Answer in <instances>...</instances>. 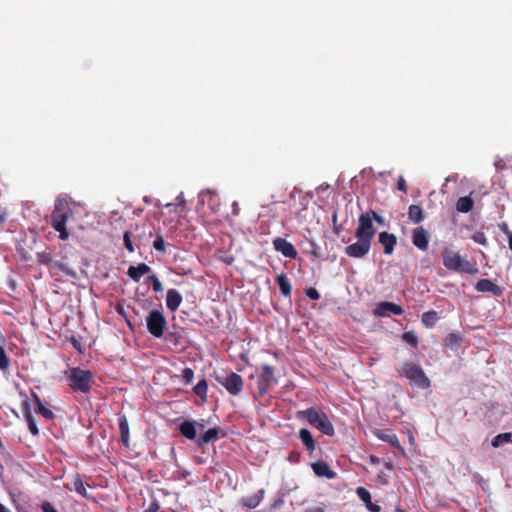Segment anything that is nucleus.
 Returning a JSON list of instances; mask_svg holds the SVG:
<instances>
[{
    "mask_svg": "<svg viewBox=\"0 0 512 512\" xmlns=\"http://www.w3.org/2000/svg\"><path fill=\"white\" fill-rule=\"evenodd\" d=\"M400 376L409 380L410 384L421 389H427L431 383L422 368L412 362L404 363L399 369Z\"/></svg>",
    "mask_w": 512,
    "mask_h": 512,
    "instance_id": "3",
    "label": "nucleus"
},
{
    "mask_svg": "<svg viewBox=\"0 0 512 512\" xmlns=\"http://www.w3.org/2000/svg\"><path fill=\"white\" fill-rule=\"evenodd\" d=\"M264 493H265L264 490L261 489L253 495L242 498L241 502H242L243 506H245L249 509L256 508L263 500Z\"/></svg>",
    "mask_w": 512,
    "mask_h": 512,
    "instance_id": "23",
    "label": "nucleus"
},
{
    "mask_svg": "<svg viewBox=\"0 0 512 512\" xmlns=\"http://www.w3.org/2000/svg\"><path fill=\"white\" fill-rule=\"evenodd\" d=\"M474 201L470 196L460 197L456 202V210L461 213H468L473 209Z\"/></svg>",
    "mask_w": 512,
    "mask_h": 512,
    "instance_id": "28",
    "label": "nucleus"
},
{
    "mask_svg": "<svg viewBox=\"0 0 512 512\" xmlns=\"http://www.w3.org/2000/svg\"><path fill=\"white\" fill-rule=\"evenodd\" d=\"M11 412L16 416V417H19V414L18 412L13 408L11 409Z\"/></svg>",
    "mask_w": 512,
    "mask_h": 512,
    "instance_id": "59",
    "label": "nucleus"
},
{
    "mask_svg": "<svg viewBox=\"0 0 512 512\" xmlns=\"http://www.w3.org/2000/svg\"><path fill=\"white\" fill-rule=\"evenodd\" d=\"M472 239L477 243V244H480V245H487V238H486V235L484 232H476L474 233Z\"/></svg>",
    "mask_w": 512,
    "mask_h": 512,
    "instance_id": "39",
    "label": "nucleus"
},
{
    "mask_svg": "<svg viewBox=\"0 0 512 512\" xmlns=\"http://www.w3.org/2000/svg\"><path fill=\"white\" fill-rule=\"evenodd\" d=\"M153 247L155 250L159 251V252H162V253H165L166 252V249H165V241H164V238L162 235H157L154 242H153Z\"/></svg>",
    "mask_w": 512,
    "mask_h": 512,
    "instance_id": "35",
    "label": "nucleus"
},
{
    "mask_svg": "<svg viewBox=\"0 0 512 512\" xmlns=\"http://www.w3.org/2000/svg\"><path fill=\"white\" fill-rule=\"evenodd\" d=\"M436 316H437V313L435 311H429V312H426L423 314L421 320H423V321L435 320Z\"/></svg>",
    "mask_w": 512,
    "mask_h": 512,
    "instance_id": "47",
    "label": "nucleus"
},
{
    "mask_svg": "<svg viewBox=\"0 0 512 512\" xmlns=\"http://www.w3.org/2000/svg\"><path fill=\"white\" fill-rule=\"evenodd\" d=\"M511 436H512L511 433L498 434L492 439L491 445L494 448L501 447L502 445H504L508 442H512Z\"/></svg>",
    "mask_w": 512,
    "mask_h": 512,
    "instance_id": "32",
    "label": "nucleus"
},
{
    "mask_svg": "<svg viewBox=\"0 0 512 512\" xmlns=\"http://www.w3.org/2000/svg\"><path fill=\"white\" fill-rule=\"evenodd\" d=\"M72 215L73 212L68 201L65 198L58 197L51 214V225L59 232V237L62 240H67L69 238V232L66 229V222L72 217Z\"/></svg>",
    "mask_w": 512,
    "mask_h": 512,
    "instance_id": "1",
    "label": "nucleus"
},
{
    "mask_svg": "<svg viewBox=\"0 0 512 512\" xmlns=\"http://www.w3.org/2000/svg\"><path fill=\"white\" fill-rule=\"evenodd\" d=\"M475 289L478 292L482 293H490L495 297H500L503 294V289L495 284L490 279H480L475 285Z\"/></svg>",
    "mask_w": 512,
    "mask_h": 512,
    "instance_id": "12",
    "label": "nucleus"
},
{
    "mask_svg": "<svg viewBox=\"0 0 512 512\" xmlns=\"http://www.w3.org/2000/svg\"><path fill=\"white\" fill-rule=\"evenodd\" d=\"M177 200L179 201L180 204L184 202L182 194L177 197Z\"/></svg>",
    "mask_w": 512,
    "mask_h": 512,
    "instance_id": "58",
    "label": "nucleus"
},
{
    "mask_svg": "<svg viewBox=\"0 0 512 512\" xmlns=\"http://www.w3.org/2000/svg\"><path fill=\"white\" fill-rule=\"evenodd\" d=\"M412 243L420 250H426L429 244L428 232L423 227L414 229Z\"/></svg>",
    "mask_w": 512,
    "mask_h": 512,
    "instance_id": "14",
    "label": "nucleus"
},
{
    "mask_svg": "<svg viewBox=\"0 0 512 512\" xmlns=\"http://www.w3.org/2000/svg\"><path fill=\"white\" fill-rule=\"evenodd\" d=\"M159 509V504L157 501H153L150 505L144 510V512H157Z\"/></svg>",
    "mask_w": 512,
    "mask_h": 512,
    "instance_id": "48",
    "label": "nucleus"
},
{
    "mask_svg": "<svg viewBox=\"0 0 512 512\" xmlns=\"http://www.w3.org/2000/svg\"><path fill=\"white\" fill-rule=\"evenodd\" d=\"M38 261L43 263V264H49L50 261H51V258L47 255H44V254H39L38 255Z\"/></svg>",
    "mask_w": 512,
    "mask_h": 512,
    "instance_id": "50",
    "label": "nucleus"
},
{
    "mask_svg": "<svg viewBox=\"0 0 512 512\" xmlns=\"http://www.w3.org/2000/svg\"><path fill=\"white\" fill-rule=\"evenodd\" d=\"M38 434V428L37 426L34 424V435Z\"/></svg>",
    "mask_w": 512,
    "mask_h": 512,
    "instance_id": "62",
    "label": "nucleus"
},
{
    "mask_svg": "<svg viewBox=\"0 0 512 512\" xmlns=\"http://www.w3.org/2000/svg\"><path fill=\"white\" fill-rule=\"evenodd\" d=\"M123 240H124V246H125V248H126L130 253H133L135 249H134L133 242H132V240H131V232H130V231H125V232H124Z\"/></svg>",
    "mask_w": 512,
    "mask_h": 512,
    "instance_id": "36",
    "label": "nucleus"
},
{
    "mask_svg": "<svg viewBox=\"0 0 512 512\" xmlns=\"http://www.w3.org/2000/svg\"><path fill=\"white\" fill-rule=\"evenodd\" d=\"M408 218L415 224L420 223L424 219L423 209L419 205H410L408 209Z\"/></svg>",
    "mask_w": 512,
    "mask_h": 512,
    "instance_id": "29",
    "label": "nucleus"
},
{
    "mask_svg": "<svg viewBox=\"0 0 512 512\" xmlns=\"http://www.w3.org/2000/svg\"><path fill=\"white\" fill-rule=\"evenodd\" d=\"M54 407L49 402L42 401L34 393V412L42 416L46 420H52L54 418Z\"/></svg>",
    "mask_w": 512,
    "mask_h": 512,
    "instance_id": "13",
    "label": "nucleus"
},
{
    "mask_svg": "<svg viewBox=\"0 0 512 512\" xmlns=\"http://www.w3.org/2000/svg\"><path fill=\"white\" fill-rule=\"evenodd\" d=\"M19 396L21 398L20 399V404H21L20 410L27 420V425H28L29 430L32 432V415L29 410V398L26 394H23L21 392H20Z\"/></svg>",
    "mask_w": 512,
    "mask_h": 512,
    "instance_id": "26",
    "label": "nucleus"
},
{
    "mask_svg": "<svg viewBox=\"0 0 512 512\" xmlns=\"http://www.w3.org/2000/svg\"><path fill=\"white\" fill-rule=\"evenodd\" d=\"M368 213H370V215L372 217V221L375 220L380 225L384 224V218L381 215H379L377 212L370 210Z\"/></svg>",
    "mask_w": 512,
    "mask_h": 512,
    "instance_id": "45",
    "label": "nucleus"
},
{
    "mask_svg": "<svg viewBox=\"0 0 512 512\" xmlns=\"http://www.w3.org/2000/svg\"><path fill=\"white\" fill-rule=\"evenodd\" d=\"M182 302V296L176 289H169L166 294V305L171 311H176Z\"/></svg>",
    "mask_w": 512,
    "mask_h": 512,
    "instance_id": "19",
    "label": "nucleus"
},
{
    "mask_svg": "<svg viewBox=\"0 0 512 512\" xmlns=\"http://www.w3.org/2000/svg\"><path fill=\"white\" fill-rule=\"evenodd\" d=\"M299 415L307 419L313 427L321 431L323 434L327 436L334 435V426L325 413L320 412L315 408H308L299 412Z\"/></svg>",
    "mask_w": 512,
    "mask_h": 512,
    "instance_id": "4",
    "label": "nucleus"
},
{
    "mask_svg": "<svg viewBox=\"0 0 512 512\" xmlns=\"http://www.w3.org/2000/svg\"><path fill=\"white\" fill-rule=\"evenodd\" d=\"M366 508L369 512H380V510H381L379 505L374 504L372 502H369V504L366 506Z\"/></svg>",
    "mask_w": 512,
    "mask_h": 512,
    "instance_id": "49",
    "label": "nucleus"
},
{
    "mask_svg": "<svg viewBox=\"0 0 512 512\" xmlns=\"http://www.w3.org/2000/svg\"><path fill=\"white\" fill-rule=\"evenodd\" d=\"M424 323L426 324V326H427V327H429V328H430V327H432V326H433V323H434V322H424Z\"/></svg>",
    "mask_w": 512,
    "mask_h": 512,
    "instance_id": "61",
    "label": "nucleus"
},
{
    "mask_svg": "<svg viewBox=\"0 0 512 512\" xmlns=\"http://www.w3.org/2000/svg\"><path fill=\"white\" fill-rule=\"evenodd\" d=\"M273 246L277 252H280L283 256L287 258L296 259L298 256V252L294 245L284 238L277 237L276 239H274Z\"/></svg>",
    "mask_w": 512,
    "mask_h": 512,
    "instance_id": "11",
    "label": "nucleus"
},
{
    "mask_svg": "<svg viewBox=\"0 0 512 512\" xmlns=\"http://www.w3.org/2000/svg\"><path fill=\"white\" fill-rule=\"evenodd\" d=\"M194 377V372L190 368H185L183 370V378L187 383L191 382Z\"/></svg>",
    "mask_w": 512,
    "mask_h": 512,
    "instance_id": "44",
    "label": "nucleus"
},
{
    "mask_svg": "<svg viewBox=\"0 0 512 512\" xmlns=\"http://www.w3.org/2000/svg\"><path fill=\"white\" fill-rule=\"evenodd\" d=\"M71 485L72 487H70V489L75 490L83 498H91L90 494L88 493L89 486L82 481L81 477L78 474L73 477Z\"/></svg>",
    "mask_w": 512,
    "mask_h": 512,
    "instance_id": "22",
    "label": "nucleus"
},
{
    "mask_svg": "<svg viewBox=\"0 0 512 512\" xmlns=\"http://www.w3.org/2000/svg\"><path fill=\"white\" fill-rule=\"evenodd\" d=\"M127 324L131 330H134L136 328V325L138 324V322L129 321V322H127Z\"/></svg>",
    "mask_w": 512,
    "mask_h": 512,
    "instance_id": "54",
    "label": "nucleus"
},
{
    "mask_svg": "<svg viewBox=\"0 0 512 512\" xmlns=\"http://www.w3.org/2000/svg\"><path fill=\"white\" fill-rule=\"evenodd\" d=\"M356 494L365 503V506H367L369 504V502H372L371 494L366 488L358 487L356 489Z\"/></svg>",
    "mask_w": 512,
    "mask_h": 512,
    "instance_id": "33",
    "label": "nucleus"
},
{
    "mask_svg": "<svg viewBox=\"0 0 512 512\" xmlns=\"http://www.w3.org/2000/svg\"><path fill=\"white\" fill-rule=\"evenodd\" d=\"M277 384V379L274 376V370L269 365H263L260 374L257 379L258 392L261 395L267 393V391Z\"/></svg>",
    "mask_w": 512,
    "mask_h": 512,
    "instance_id": "8",
    "label": "nucleus"
},
{
    "mask_svg": "<svg viewBox=\"0 0 512 512\" xmlns=\"http://www.w3.org/2000/svg\"><path fill=\"white\" fill-rule=\"evenodd\" d=\"M206 196H209V198L212 199L216 196V194L210 190L202 191L200 197L202 198L203 201Z\"/></svg>",
    "mask_w": 512,
    "mask_h": 512,
    "instance_id": "51",
    "label": "nucleus"
},
{
    "mask_svg": "<svg viewBox=\"0 0 512 512\" xmlns=\"http://www.w3.org/2000/svg\"><path fill=\"white\" fill-rule=\"evenodd\" d=\"M404 313L402 306L393 302L383 301L376 304L373 314L376 317H390L392 315L400 316Z\"/></svg>",
    "mask_w": 512,
    "mask_h": 512,
    "instance_id": "9",
    "label": "nucleus"
},
{
    "mask_svg": "<svg viewBox=\"0 0 512 512\" xmlns=\"http://www.w3.org/2000/svg\"><path fill=\"white\" fill-rule=\"evenodd\" d=\"M218 382L232 395H237L242 391L243 380L237 373H224L217 376Z\"/></svg>",
    "mask_w": 512,
    "mask_h": 512,
    "instance_id": "7",
    "label": "nucleus"
},
{
    "mask_svg": "<svg viewBox=\"0 0 512 512\" xmlns=\"http://www.w3.org/2000/svg\"><path fill=\"white\" fill-rule=\"evenodd\" d=\"M375 233L376 229L373 226L372 217L370 213H362L358 219V227L355 231V236L358 239H368V241L372 242Z\"/></svg>",
    "mask_w": 512,
    "mask_h": 512,
    "instance_id": "6",
    "label": "nucleus"
},
{
    "mask_svg": "<svg viewBox=\"0 0 512 512\" xmlns=\"http://www.w3.org/2000/svg\"><path fill=\"white\" fill-rule=\"evenodd\" d=\"M179 431L187 439L196 440V421H184L180 424Z\"/></svg>",
    "mask_w": 512,
    "mask_h": 512,
    "instance_id": "21",
    "label": "nucleus"
},
{
    "mask_svg": "<svg viewBox=\"0 0 512 512\" xmlns=\"http://www.w3.org/2000/svg\"><path fill=\"white\" fill-rule=\"evenodd\" d=\"M149 279L152 282V287L155 292L159 293L163 291L162 283L156 275L153 274L149 276Z\"/></svg>",
    "mask_w": 512,
    "mask_h": 512,
    "instance_id": "38",
    "label": "nucleus"
},
{
    "mask_svg": "<svg viewBox=\"0 0 512 512\" xmlns=\"http://www.w3.org/2000/svg\"><path fill=\"white\" fill-rule=\"evenodd\" d=\"M118 422H119V431H120V436H121V442H122L123 446L128 448L130 445L128 420L125 415H119Z\"/></svg>",
    "mask_w": 512,
    "mask_h": 512,
    "instance_id": "20",
    "label": "nucleus"
},
{
    "mask_svg": "<svg viewBox=\"0 0 512 512\" xmlns=\"http://www.w3.org/2000/svg\"><path fill=\"white\" fill-rule=\"evenodd\" d=\"M462 338L457 333H450L445 339V345L452 350L459 348Z\"/></svg>",
    "mask_w": 512,
    "mask_h": 512,
    "instance_id": "31",
    "label": "nucleus"
},
{
    "mask_svg": "<svg viewBox=\"0 0 512 512\" xmlns=\"http://www.w3.org/2000/svg\"><path fill=\"white\" fill-rule=\"evenodd\" d=\"M194 392L198 395V396H205L206 395V392H207V383L205 380H202L200 381L195 387H194Z\"/></svg>",
    "mask_w": 512,
    "mask_h": 512,
    "instance_id": "37",
    "label": "nucleus"
},
{
    "mask_svg": "<svg viewBox=\"0 0 512 512\" xmlns=\"http://www.w3.org/2000/svg\"><path fill=\"white\" fill-rule=\"evenodd\" d=\"M9 360L6 356L4 349L0 346V369L4 370L8 367Z\"/></svg>",
    "mask_w": 512,
    "mask_h": 512,
    "instance_id": "40",
    "label": "nucleus"
},
{
    "mask_svg": "<svg viewBox=\"0 0 512 512\" xmlns=\"http://www.w3.org/2000/svg\"><path fill=\"white\" fill-rule=\"evenodd\" d=\"M312 468L314 473L319 477H325L327 479H333L336 476V473L331 470L329 465L324 461H317L312 464Z\"/></svg>",
    "mask_w": 512,
    "mask_h": 512,
    "instance_id": "18",
    "label": "nucleus"
},
{
    "mask_svg": "<svg viewBox=\"0 0 512 512\" xmlns=\"http://www.w3.org/2000/svg\"><path fill=\"white\" fill-rule=\"evenodd\" d=\"M233 207H234V214H237V211H236L237 210V203L236 202L233 203Z\"/></svg>",
    "mask_w": 512,
    "mask_h": 512,
    "instance_id": "60",
    "label": "nucleus"
},
{
    "mask_svg": "<svg viewBox=\"0 0 512 512\" xmlns=\"http://www.w3.org/2000/svg\"><path fill=\"white\" fill-rule=\"evenodd\" d=\"M0 512H9L2 504H0Z\"/></svg>",
    "mask_w": 512,
    "mask_h": 512,
    "instance_id": "56",
    "label": "nucleus"
},
{
    "mask_svg": "<svg viewBox=\"0 0 512 512\" xmlns=\"http://www.w3.org/2000/svg\"><path fill=\"white\" fill-rule=\"evenodd\" d=\"M379 243L384 247V253L390 255L397 244V238L394 234L383 231L379 234Z\"/></svg>",
    "mask_w": 512,
    "mask_h": 512,
    "instance_id": "16",
    "label": "nucleus"
},
{
    "mask_svg": "<svg viewBox=\"0 0 512 512\" xmlns=\"http://www.w3.org/2000/svg\"><path fill=\"white\" fill-rule=\"evenodd\" d=\"M218 438H219V429L216 427L210 428L205 433H203L199 438L196 439V444L198 446H202L204 444L214 442Z\"/></svg>",
    "mask_w": 512,
    "mask_h": 512,
    "instance_id": "25",
    "label": "nucleus"
},
{
    "mask_svg": "<svg viewBox=\"0 0 512 512\" xmlns=\"http://www.w3.org/2000/svg\"><path fill=\"white\" fill-rule=\"evenodd\" d=\"M151 268L146 263H140L137 266H130L127 270V275L135 282H139L141 277L148 274Z\"/></svg>",
    "mask_w": 512,
    "mask_h": 512,
    "instance_id": "17",
    "label": "nucleus"
},
{
    "mask_svg": "<svg viewBox=\"0 0 512 512\" xmlns=\"http://www.w3.org/2000/svg\"><path fill=\"white\" fill-rule=\"evenodd\" d=\"M397 188H398L400 191L404 192V193H407V191H408V188H407V185H406L405 179H404L402 176H400V177L398 178V181H397Z\"/></svg>",
    "mask_w": 512,
    "mask_h": 512,
    "instance_id": "43",
    "label": "nucleus"
},
{
    "mask_svg": "<svg viewBox=\"0 0 512 512\" xmlns=\"http://www.w3.org/2000/svg\"><path fill=\"white\" fill-rule=\"evenodd\" d=\"M443 265L446 269L455 272H461L469 275L478 273V268L474 263L463 258L458 252L444 249L442 251Z\"/></svg>",
    "mask_w": 512,
    "mask_h": 512,
    "instance_id": "2",
    "label": "nucleus"
},
{
    "mask_svg": "<svg viewBox=\"0 0 512 512\" xmlns=\"http://www.w3.org/2000/svg\"><path fill=\"white\" fill-rule=\"evenodd\" d=\"M508 245H509V249L512 251V233H509Z\"/></svg>",
    "mask_w": 512,
    "mask_h": 512,
    "instance_id": "55",
    "label": "nucleus"
},
{
    "mask_svg": "<svg viewBox=\"0 0 512 512\" xmlns=\"http://www.w3.org/2000/svg\"><path fill=\"white\" fill-rule=\"evenodd\" d=\"M276 282L279 285V289L281 294L284 297H290L292 292V285L290 283V280L288 279L287 275L285 273H281L277 275Z\"/></svg>",
    "mask_w": 512,
    "mask_h": 512,
    "instance_id": "24",
    "label": "nucleus"
},
{
    "mask_svg": "<svg viewBox=\"0 0 512 512\" xmlns=\"http://www.w3.org/2000/svg\"><path fill=\"white\" fill-rule=\"evenodd\" d=\"M69 386L75 390L86 393L89 391L92 382V374L88 370L71 368L66 373Z\"/></svg>",
    "mask_w": 512,
    "mask_h": 512,
    "instance_id": "5",
    "label": "nucleus"
},
{
    "mask_svg": "<svg viewBox=\"0 0 512 512\" xmlns=\"http://www.w3.org/2000/svg\"><path fill=\"white\" fill-rule=\"evenodd\" d=\"M146 320H164L163 314L158 310H153L146 317Z\"/></svg>",
    "mask_w": 512,
    "mask_h": 512,
    "instance_id": "42",
    "label": "nucleus"
},
{
    "mask_svg": "<svg viewBox=\"0 0 512 512\" xmlns=\"http://www.w3.org/2000/svg\"><path fill=\"white\" fill-rule=\"evenodd\" d=\"M373 434L380 440L389 443L391 446L397 448L402 453L404 452L396 434L390 430H375Z\"/></svg>",
    "mask_w": 512,
    "mask_h": 512,
    "instance_id": "15",
    "label": "nucleus"
},
{
    "mask_svg": "<svg viewBox=\"0 0 512 512\" xmlns=\"http://www.w3.org/2000/svg\"><path fill=\"white\" fill-rule=\"evenodd\" d=\"M371 247V241L368 239H358L357 242L345 247V253L352 258H362L368 254Z\"/></svg>",
    "mask_w": 512,
    "mask_h": 512,
    "instance_id": "10",
    "label": "nucleus"
},
{
    "mask_svg": "<svg viewBox=\"0 0 512 512\" xmlns=\"http://www.w3.org/2000/svg\"><path fill=\"white\" fill-rule=\"evenodd\" d=\"M299 438L301 439V441L303 442V444L305 445V447L307 448V450L309 452H313L315 450V447H316L315 441L312 437L311 432L308 429H306V428L300 429Z\"/></svg>",
    "mask_w": 512,
    "mask_h": 512,
    "instance_id": "27",
    "label": "nucleus"
},
{
    "mask_svg": "<svg viewBox=\"0 0 512 512\" xmlns=\"http://www.w3.org/2000/svg\"><path fill=\"white\" fill-rule=\"evenodd\" d=\"M206 427L205 420L196 421V431L197 430H203Z\"/></svg>",
    "mask_w": 512,
    "mask_h": 512,
    "instance_id": "53",
    "label": "nucleus"
},
{
    "mask_svg": "<svg viewBox=\"0 0 512 512\" xmlns=\"http://www.w3.org/2000/svg\"><path fill=\"white\" fill-rule=\"evenodd\" d=\"M402 339L407 343L409 344L410 346L412 347H417L418 345V337L417 335L412 332V331H409V332H406L402 335Z\"/></svg>",
    "mask_w": 512,
    "mask_h": 512,
    "instance_id": "34",
    "label": "nucleus"
},
{
    "mask_svg": "<svg viewBox=\"0 0 512 512\" xmlns=\"http://www.w3.org/2000/svg\"><path fill=\"white\" fill-rule=\"evenodd\" d=\"M5 220H6L5 215H0V225H1L2 223H4V222H5Z\"/></svg>",
    "mask_w": 512,
    "mask_h": 512,
    "instance_id": "57",
    "label": "nucleus"
},
{
    "mask_svg": "<svg viewBox=\"0 0 512 512\" xmlns=\"http://www.w3.org/2000/svg\"><path fill=\"white\" fill-rule=\"evenodd\" d=\"M166 322H146L148 331L155 337H161L166 330Z\"/></svg>",
    "mask_w": 512,
    "mask_h": 512,
    "instance_id": "30",
    "label": "nucleus"
},
{
    "mask_svg": "<svg viewBox=\"0 0 512 512\" xmlns=\"http://www.w3.org/2000/svg\"><path fill=\"white\" fill-rule=\"evenodd\" d=\"M499 228L502 232H504L505 234H507V236H509V233H512L509 229H508V226L506 223H502L499 225Z\"/></svg>",
    "mask_w": 512,
    "mask_h": 512,
    "instance_id": "52",
    "label": "nucleus"
},
{
    "mask_svg": "<svg viewBox=\"0 0 512 512\" xmlns=\"http://www.w3.org/2000/svg\"><path fill=\"white\" fill-rule=\"evenodd\" d=\"M42 512H58L56 508L49 502H43L41 505Z\"/></svg>",
    "mask_w": 512,
    "mask_h": 512,
    "instance_id": "46",
    "label": "nucleus"
},
{
    "mask_svg": "<svg viewBox=\"0 0 512 512\" xmlns=\"http://www.w3.org/2000/svg\"><path fill=\"white\" fill-rule=\"evenodd\" d=\"M305 295L311 300H318L320 298L319 292L313 287L307 288L305 290Z\"/></svg>",
    "mask_w": 512,
    "mask_h": 512,
    "instance_id": "41",
    "label": "nucleus"
}]
</instances>
